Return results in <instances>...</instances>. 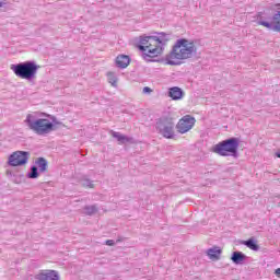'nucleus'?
I'll return each mask as SVG.
<instances>
[{"mask_svg":"<svg viewBox=\"0 0 280 280\" xmlns=\"http://www.w3.org/2000/svg\"><path fill=\"white\" fill-rule=\"evenodd\" d=\"M170 35L165 33H158V36H140V45L138 49L142 52V58L150 62V58H156L163 54V47L167 45Z\"/></svg>","mask_w":280,"mask_h":280,"instance_id":"obj_1","label":"nucleus"},{"mask_svg":"<svg viewBox=\"0 0 280 280\" xmlns=\"http://www.w3.org/2000/svg\"><path fill=\"white\" fill-rule=\"evenodd\" d=\"M198 47L191 39L179 38L175 42L172 50L168 55H166V65H171L172 67H176L179 65L176 60H189V58H194L197 56Z\"/></svg>","mask_w":280,"mask_h":280,"instance_id":"obj_2","label":"nucleus"},{"mask_svg":"<svg viewBox=\"0 0 280 280\" xmlns=\"http://www.w3.org/2000/svg\"><path fill=\"white\" fill-rule=\"evenodd\" d=\"M40 117H43V113H31L26 116L24 124L27 126L28 130H32L35 135L45 137V135L54 132V130H56V126H54V122H51L50 119Z\"/></svg>","mask_w":280,"mask_h":280,"instance_id":"obj_3","label":"nucleus"},{"mask_svg":"<svg viewBox=\"0 0 280 280\" xmlns=\"http://www.w3.org/2000/svg\"><path fill=\"white\" fill-rule=\"evenodd\" d=\"M38 69H40V66L36 65V62L34 61H24L18 65H11V70L13 71V73L18 78H21L22 80H27L28 82H32V80L36 78Z\"/></svg>","mask_w":280,"mask_h":280,"instance_id":"obj_4","label":"nucleus"},{"mask_svg":"<svg viewBox=\"0 0 280 280\" xmlns=\"http://www.w3.org/2000/svg\"><path fill=\"white\" fill-rule=\"evenodd\" d=\"M238 148L240 139L230 138L212 147V152L219 154V156H233L234 159H237V156H240V153L237 152Z\"/></svg>","mask_w":280,"mask_h":280,"instance_id":"obj_5","label":"nucleus"},{"mask_svg":"<svg viewBox=\"0 0 280 280\" xmlns=\"http://www.w3.org/2000/svg\"><path fill=\"white\" fill-rule=\"evenodd\" d=\"M174 127V118L170 116H162L155 122L156 132L164 137V139H174L176 137Z\"/></svg>","mask_w":280,"mask_h":280,"instance_id":"obj_6","label":"nucleus"},{"mask_svg":"<svg viewBox=\"0 0 280 280\" xmlns=\"http://www.w3.org/2000/svg\"><path fill=\"white\" fill-rule=\"evenodd\" d=\"M30 161V152L27 151H15L9 156V165L11 167H22V165H27Z\"/></svg>","mask_w":280,"mask_h":280,"instance_id":"obj_7","label":"nucleus"},{"mask_svg":"<svg viewBox=\"0 0 280 280\" xmlns=\"http://www.w3.org/2000/svg\"><path fill=\"white\" fill-rule=\"evenodd\" d=\"M257 24L267 27V30H270L271 32H280V11L272 15L270 22L264 20L261 14H259Z\"/></svg>","mask_w":280,"mask_h":280,"instance_id":"obj_8","label":"nucleus"},{"mask_svg":"<svg viewBox=\"0 0 280 280\" xmlns=\"http://www.w3.org/2000/svg\"><path fill=\"white\" fill-rule=\"evenodd\" d=\"M194 126H196V118L191 115H186L177 122L176 130L179 135H185L186 132H189Z\"/></svg>","mask_w":280,"mask_h":280,"instance_id":"obj_9","label":"nucleus"},{"mask_svg":"<svg viewBox=\"0 0 280 280\" xmlns=\"http://www.w3.org/2000/svg\"><path fill=\"white\" fill-rule=\"evenodd\" d=\"M35 280H60V273L56 270H39L34 277Z\"/></svg>","mask_w":280,"mask_h":280,"instance_id":"obj_10","label":"nucleus"},{"mask_svg":"<svg viewBox=\"0 0 280 280\" xmlns=\"http://www.w3.org/2000/svg\"><path fill=\"white\" fill-rule=\"evenodd\" d=\"M248 259V256H246L244 253L242 252H233L232 256H231V260L233 261V264H235L236 266H242L244 264V261H246Z\"/></svg>","mask_w":280,"mask_h":280,"instance_id":"obj_11","label":"nucleus"},{"mask_svg":"<svg viewBox=\"0 0 280 280\" xmlns=\"http://www.w3.org/2000/svg\"><path fill=\"white\" fill-rule=\"evenodd\" d=\"M184 95H185V92L183 91V89L178 86H173L168 89V97H171L172 100H175V101L183 100Z\"/></svg>","mask_w":280,"mask_h":280,"instance_id":"obj_12","label":"nucleus"},{"mask_svg":"<svg viewBox=\"0 0 280 280\" xmlns=\"http://www.w3.org/2000/svg\"><path fill=\"white\" fill-rule=\"evenodd\" d=\"M130 65V56L118 55L116 58V66L118 69H126Z\"/></svg>","mask_w":280,"mask_h":280,"instance_id":"obj_13","label":"nucleus"},{"mask_svg":"<svg viewBox=\"0 0 280 280\" xmlns=\"http://www.w3.org/2000/svg\"><path fill=\"white\" fill-rule=\"evenodd\" d=\"M206 254L208 255L209 259L218 261L220 259V255H222V248L213 246L212 248L207 249Z\"/></svg>","mask_w":280,"mask_h":280,"instance_id":"obj_14","label":"nucleus"},{"mask_svg":"<svg viewBox=\"0 0 280 280\" xmlns=\"http://www.w3.org/2000/svg\"><path fill=\"white\" fill-rule=\"evenodd\" d=\"M110 135L112 137H114V139H117V141H119L121 145H124V143H130V141H132V138H129L128 136H124L117 131H110Z\"/></svg>","mask_w":280,"mask_h":280,"instance_id":"obj_15","label":"nucleus"},{"mask_svg":"<svg viewBox=\"0 0 280 280\" xmlns=\"http://www.w3.org/2000/svg\"><path fill=\"white\" fill-rule=\"evenodd\" d=\"M35 166L38 167L42 174H45V172H47L48 162L45 158H37L35 161Z\"/></svg>","mask_w":280,"mask_h":280,"instance_id":"obj_16","label":"nucleus"},{"mask_svg":"<svg viewBox=\"0 0 280 280\" xmlns=\"http://www.w3.org/2000/svg\"><path fill=\"white\" fill-rule=\"evenodd\" d=\"M243 244L247 248H250V250H259V246L257 245V241L255 238L243 241Z\"/></svg>","mask_w":280,"mask_h":280,"instance_id":"obj_17","label":"nucleus"},{"mask_svg":"<svg viewBox=\"0 0 280 280\" xmlns=\"http://www.w3.org/2000/svg\"><path fill=\"white\" fill-rule=\"evenodd\" d=\"M83 213L85 215H95V213H97V206L93 205V206H85L83 208Z\"/></svg>","mask_w":280,"mask_h":280,"instance_id":"obj_18","label":"nucleus"},{"mask_svg":"<svg viewBox=\"0 0 280 280\" xmlns=\"http://www.w3.org/2000/svg\"><path fill=\"white\" fill-rule=\"evenodd\" d=\"M42 115L43 117H47L48 119H50V124H52V126H62V122H60L56 116L47 113H42Z\"/></svg>","mask_w":280,"mask_h":280,"instance_id":"obj_19","label":"nucleus"},{"mask_svg":"<svg viewBox=\"0 0 280 280\" xmlns=\"http://www.w3.org/2000/svg\"><path fill=\"white\" fill-rule=\"evenodd\" d=\"M27 178H38L40 174L38 173V166L33 165L31 166V171L26 174Z\"/></svg>","mask_w":280,"mask_h":280,"instance_id":"obj_20","label":"nucleus"},{"mask_svg":"<svg viewBox=\"0 0 280 280\" xmlns=\"http://www.w3.org/2000/svg\"><path fill=\"white\" fill-rule=\"evenodd\" d=\"M107 79H108L109 84H112V86H114L116 89V86H117V77L115 75V73L108 72L107 73Z\"/></svg>","mask_w":280,"mask_h":280,"instance_id":"obj_21","label":"nucleus"},{"mask_svg":"<svg viewBox=\"0 0 280 280\" xmlns=\"http://www.w3.org/2000/svg\"><path fill=\"white\" fill-rule=\"evenodd\" d=\"M81 185H82V187H89V189H93V187H95V185L93 184V180H91L89 178H83L81 180Z\"/></svg>","mask_w":280,"mask_h":280,"instance_id":"obj_22","label":"nucleus"},{"mask_svg":"<svg viewBox=\"0 0 280 280\" xmlns=\"http://www.w3.org/2000/svg\"><path fill=\"white\" fill-rule=\"evenodd\" d=\"M142 93H144V95H148V94L152 93V89L150 86H144L142 90Z\"/></svg>","mask_w":280,"mask_h":280,"instance_id":"obj_23","label":"nucleus"},{"mask_svg":"<svg viewBox=\"0 0 280 280\" xmlns=\"http://www.w3.org/2000/svg\"><path fill=\"white\" fill-rule=\"evenodd\" d=\"M105 244H106V246H115V241H113V240H107V241L105 242Z\"/></svg>","mask_w":280,"mask_h":280,"instance_id":"obj_24","label":"nucleus"},{"mask_svg":"<svg viewBox=\"0 0 280 280\" xmlns=\"http://www.w3.org/2000/svg\"><path fill=\"white\" fill-rule=\"evenodd\" d=\"M8 5V0H0V8H5Z\"/></svg>","mask_w":280,"mask_h":280,"instance_id":"obj_25","label":"nucleus"},{"mask_svg":"<svg viewBox=\"0 0 280 280\" xmlns=\"http://www.w3.org/2000/svg\"><path fill=\"white\" fill-rule=\"evenodd\" d=\"M275 275H276V277H278L280 279V268L275 270Z\"/></svg>","mask_w":280,"mask_h":280,"instance_id":"obj_26","label":"nucleus"}]
</instances>
